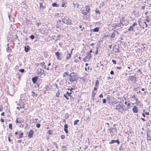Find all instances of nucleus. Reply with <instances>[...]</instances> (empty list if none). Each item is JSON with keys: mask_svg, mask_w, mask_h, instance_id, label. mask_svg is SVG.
Returning <instances> with one entry per match:
<instances>
[{"mask_svg": "<svg viewBox=\"0 0 151 151\" xmlns=\"http://www.w3.org/2000/svg\"><path fill=\"white\" fill-rule=\"evenodd\" d=\"M69 77L70 78L69 81L71 82L77 81L78 79V77L74 72H72L70 74Z\"/></svg>", "mask_w": 151, "mask_h": 151, "instance_id": "obj_1", "label": "nucleus"}, {"mask_svg": "<svg viewBox=\"0 0 151 151\" xmlns=\"http://www.w3.org/2000/svg\"><path fill=\"white\" fill-rule=\"evenodd\" d=\"M115 109L116 110H118L119 112L123 113L126 110V109L124 108V106L123 104L120 105L119 104L115 106Z\"/></svg>", "mask_w": 151, "mask_h": 151, "instance_id": "obj_2", "label": "nucleus"}, {"mask_svg": "<svg viewBox=\"0 0 151 151\" xmlns=\"http://www.w3.org/2000/svg\"><path fill=\"white\" fill-rule=\"evenodd\" d=\"M62 21L64 23L70 25L72 24V20L70 19L68 17L65 16L63 18H62Z\"/></svg>", "mask_w": 151, "mask_h": 151, "instance_id": "obj_3", "label": "nucleus"}, {"mask_svg": "<svg viewBox=\"0 0 151 151\" xmlns=\"http://www.w3.org/2000/svg\"><path fill=\"white\" fill-rule=\"evenodd\" d=\"M128 79L131 81H133L134 83L137 82V78L135 74L133 76H130L128 78Z\"/></svg>", "mask_w": 151, "mask_h": 151, "instance_id": "obj_4", "label": "nucleus"}, {"mask_svg": "<svg viewBox=\"0 0 151 151\" xmlns=\"http://www.w3.org/2000/svg\"><path fill=\"white\" fill-rule=\"evenodd\" d=\"M73 50V49H72L70 51V53H69L68 52H67V55L66 57V60H69L71 58V54L72 53V51Z\"/></svg>", "mask_w": 151, "mask_h": 151, "instance_id": "obj_5", "label": "nucleus"}, {"mask_svg": "<svg viewBox=\"0 0 151 151\" xmlns=\"http://www.w3.org/2000/svg\"><path fill=\"white\" fill-rule=\"evenodd\" d=\"M55 55L57 57V58L58 60H61V58L60 56V55H61L59 52H55Z\"/></svg>", "mask_w": 151, "mask_h": 151, "instance_id": "obj_6", "label": "nucleus"}, {"mask_svg": "<svg viewBox=\"0 0 151 151\" xmlns=\"http://www.w3.org/2000/svg\"><path fill=\"white\" fill-rule=\"evenodd\" d=\"M34 132L31 129L30 130L28 135L29 138H30L32 137Z\"/></svg>", "mask_w": 151, "mask_h": 151, "instance_id": "obj_7", "label": "nucleus"}, {"mask_svg": "<svg viewBox=\"0 0 151 151\" xmlns=\"http://www.w3.org/2000/svg\"><path fill=\"white\" fill-rule=\"evenodd\" d=\"M115 27V28H117V29H118L122 28V26L121 25V20H120V22L116 24Z\"/></svg>", "mask_w": 151, "mask_h": 151, "instance_id": "obj_8", "label": "nucleus"}, {"mask_svg": "<svg viewBox=\"0 0 151 151\" xmlns=\"http://www.w3.org/2000/svg\"><path fill=\"white\" fill-rule=\"evenodd\" d=\"M24 103L23 102H19V103L17 104V105H19L21 109L24 108L25 107Z\"/></svg>", "mask_w": 151, "mask_h": 151, "instance_id": "obj_9", "label": "nucleus"}, {"mask_svg": "<svg viewBox=\"0 0 151 151\" xmlns=\"http://www.w3.org/2000/svg\"><path fill=\"white\" fill-rule=\"evenodd\" d=\"M38 79V77L37 76H35L32 78V80L33 83L34 84L36 83Z\"/></svg>", "mask_w": 151, "mask_h": 151, "instance_id": "obj_10", "label": "nucleus"}, {"mask_svg": "<svg viewBox=\"0 0 151 151\" xmlns=\"http://www.w3.org/2000/svg\"><path fill=\"white\" fill-rule=\"evenodd\" d=\"M88 5H87L85 7V9L84 10H85L87 13H89L90 12V9Z\"/></svg>", "mask_w": 151, "mask_h": 151, "instance_id": "obj_11", "label": "nucleus"}, {"mask_svg": "<svg viewBox=\"0 0 151 151\" xmlns=\"http://www.w3.org/2000/svg\"><path fill=\"white\" fill-rule=\"evenodd\" d=\"M108 133H110V134L111 136H113L114 134L113 132L112 131V128H111L109 129H108Z\"/></svg>", "mask_w": 151, "mask_h": 151, "instance_id": "obj_12", "label": "nucleus"}, {"mask_svg": "<svg viewBox=\"0 0 151 151\" xmlns=\"http://www.w3.org/2000/svg\"><path fill=\"white\" fill-rule=\"evenodd\" d=\"M132 110L134 113H137L138 112V108L136 106H134Z\"/></svg>", "mask_w": 151, "mask_h": 151, "instance_id": "obj_13", "label": "nucleus"}, {"mask_svg": "<svg viewBox=\"0 0 151 151\" xmlns=\"http://www.w3.org/2000/svg\"><path fill=\"white\" fill-rule=\"evenodd\" d=\"M91 54H90L89 53H88L87 54V55L86 56V57L85 58V59L87 60H90V59L91 58Z\"/></svg>", "mask_w": 151, "mask_h": 151, "instance_id": "obj_14", "label": "nucleus"}, {"mask_svg": "<svg viewBox=\"0 0 151 151\" xmlns=\"http://www.w3.org/2000/svg\"><path fill=\"white\" fill-rule=\"evenodd\" d=\"M30 47L29 46H25L24 47V50L26 52H28L30 50Z\"/></svg>", "mask_w": 151, "mask_h": 151, "instance_id": "obj_15", "label": "nucleus"}, {"mask_svg": "<svg viewBox=\"0 0 151 151\" xmlns=\"http://www.w3.org/2000/svg\"><path fill=\"white\" fill-rule=\"evenodd\" d=\"M91 30L93 32H98L99 31V28L98 27H96L93 29H91Z\"/></svg>", "mask_w": 151, "mask_h": 151, "instance_id": "obj_16", "label": "nucleus"}, {"mask_svg": "<svg viewBox=\"0 0 151 151\" xmlns=\"http://www.w3.org/2000/svg\"><path fill=\"white\" fill-rule=\"evenodd\" d=\"M73 4L74 6L77 8H78L80 6L79 4L77 2H73Z\"/></svg>", "mask_w": 151, "mask_h": 151, "instance_id": "obj_17", "label": "nucleus"}, {"mask_svg": "<svg viewBox=\"0 0 151 151\" xmlns=\"http://www.w3.org/2000/svg\"><path fill=\"white\" fill-rule=\"evenodd\" d=\"M115 33L114 31V32L112 33L111 35L110 38L112 39L114 38L115 37Z\"/></svg>", "mask_w": 151, "mask_h": 151, "instance_id": "obj_18", "label": "nucleus"}, {"mask_svg": "<svg viewBox=\"0 0 151 151\" xmlns=\"http://www.w3.org/2000/svg\"><path fill=\"white\" fill-rule=\"evenodd\" d=\"M69 72L67 71H65V72L63 74V77H65V76H66V75H69Z\"/></svg>", "mask_w": 151, "mask_h": 151, "instance_id": "obj_19", "label": "nucleus"}, {"mask_svg": "<svg viewBox=\"0 0 151 151\" xmlns=\"http://www.w3.org/2000/svg\"><path fill=\"white\" fill-rule=\"evenodd\" d=\"M42 3L43 2H40V9H41L42 8L43 9H45V6H43Z\"/></svg>", "mask_w": 151, "mask_h": 151, "instance_id": "obj_20", "label": "nucleus"}, {"mask_svg": "<svg viewBox=\"0 0 151 151\" xmlns=\"http://www.w3.org/2000/svg\"><path fill=\"white\" fill-rule=\"evenodd\" d=\"M40 65L42 67L44 68H46V65H45V63L44 62L40 63Z\"/></svg>", "mask_w": 151, "mask_h": 151, "instance_id": "obj_21", "label": "nucleus"}, {"mask_svg": "<svg viewBox=\"0 0 151 151\" xmlns=\"http://www.w3.org/2000/svg\"><path fill=\"white\" fill-rule=\"evenodd\" d=\"M128 31H133L134 32V28L132 26H130L129 28L128 29Z\"/></svg>", "mask_w": 151, "mask_h": 151, "instance_id": "obj_22", "label": "nucleus"}, {"mask_svg": "<svg viewBox=\"0 0 151 151\" xmlns=\"http://www.w3.org/2000/svg\"><path fill=\"white\" fill-rule=\"evenodd\" d=\"M81 13L83 15H86L87 14V12L85 11V10H81Z\"/></svg>", "mask_w": 151, "mask_h": 151, "instance_id": "obj_23", "label": "nucleus"}, {"mask_svg": "<svg viewBox=\"0 0 151 151\" xmlns=\"http://www.w3.org/2000/svg\"><path fill=\"white\" fill-rule=\"evenodd\" d=\"M52 6L53 7H58L59 6V5L58 4H57L56 3H52Z\"/></svg>", "mask_w": 151, "mask_h": 151, "instance_id": "obj_24", "label": "nucleus"}, {"mask_svg": "<svg viewBox=\"0 0 151 151\" xmlns=\"http://www.w3.org/2000/svg\"><path fill=\"white\" fill-rule=\"evenodd\" d=\"M96 93V92H95L94 91H92V96L94 99V97Z\"/></svg>", "mask_w": 151, "mask_h": 151, "instance_id": "obj_25", "label": "nucleus"}, {"mask_svg": "<svg viewBox=\"0 0 151 151\" xmlns=\"http://www.w3.org/2000/svg\"><path fill=\"white\" fill-rule=\"evenodd\" d=\"M8 17H9V20H10L12 22V21H13V22H14V17H12L11 19L10 18V17H11V16H10L9 15H8Z\"/></svg>", "mask_w": 151, "mask_h": 151, "instance_id": "obj_26", "label": "nucleus"}, {"mask_svg": "<svg viewBox=\"0 0 151 151\" xmlns=\"http://www.w3.org/2000/svg\"><path fill=\"white\" fill-rule=\"evenodd\" d=\"M72 94V93L71 92L69 93L67 91L66 92V94H67L68 96H70V98H71V97L72 96V95H71Z\"/></svg>", "mask_w": 151, "mask_h": 151, "instance_id": "obj_27", "label": "nucleus"}, {"mask_svg": "<svg viewBox=\"0 0 151 151\" xmlns=\"http://www.w3.org/2000/svg\"><path fill=\"white\" fill-rule=\"evenodd\" d=\"M79 122V120H75L74 122V125H77L78 123Z\"/></svg>", "mask_w": 151, "mask_h": 151, "instance_id": "obj_28", "label": "nucleus"}, {"mask_svg": "<svg viewBox=\"0 0 151 151\" xmlns=\"http://www.w3.org/2000/svg\"><path fill=\"white\" fill-rule=\"evenodd\" d=\"M99 84V81L98 80H97L96 81V83L95 85V86L97 87L98 86Z\"/></svg>", "mask_w": 151, "mask_h": 151, "instance_id": "obj_29", "label": "nucleus"}, {"mask_svg": "<svg viewBox=\"0 0 151 151\" xmlns=\"http://www.w3.org/2000/svg\"><path fill=\"white\" fill-rule=\"evenodd\" d=\"M18 36L16 35L14 36V41H15L16 40H17V39H18V41H19V39H18Z\"/></svg>", "mask_w": 151, "mask_h": 151, "instance_id": "obj_30", "label": "nucleus"}, {"mask_svg": "<svg viewBox=\"0 0 151 151\" xmlns=\"http://www.w3.org/2000/svg\"><path fill=\"white\" fill-rule=\"evenodd\" d=\"M95 12L96 14H101L99 10H97V9H96V10L95 11Z\"/></svg>", "mask_w": 151, "mask_h": 151, "instance_id": "obj_31", "label": "nucleus"}, {"mask_svg": "<svg viewBox=\"0 0 151 151\" xmlns=\"http://www.w3.org/2000/svg\"><path fill=\"white\" fill-rule=\"evenodd\" d=\"M62 150L63 151H66V147L65 146H62Z\"/></svg>", "mask_w": 151, "mask_h": 151, "instance_id": "obj_32", "label": "nucleus"}, {"mask_svg": "<svg viewBox=\"0 0 151 151\" xmlns=\"http://www.w3.org/2000/svg\"><path fill=\"white\" fill-rule=\"evenodd\" d=\"M60 35H58L57 36L56 39V41H58L60 39Z\"/></svg>", "mask_w": 151, "mask_h": 151, "instance_id": "obj_33", "label": "nucleus"}, {"mask_svg": "<svg viewBox=\"0 0 151 151\" xmlns=\"http://www.w3.org/2000/svg\"><path fill=\"white\" fill-rule=\"evenodd\" d=\"M64 96V97L66 99H69V97H68V96L67 94H65Z\"/></svg>", "mask_w": 151, "mask_h": 151, "instance_id": "obj_34", "label": "nucleus"}, {"mask_svg": "<svg viewBox=\"0 0 151 151\" xmlns=\"http://www.w3.org/2000/svg\"><path fill=\"white\" fill-rule=\"evenodd\" d=\"M32 96H37V95L33 91H32Z\"/></svg>", "mask_w": 151, "mask_h": 151, "instance_id": "obj_35", "label": "nucleus"}, {"mask_svg": "<svg viewBox=\"0 0 151 151\" xmlns=\"http://www.w3.org/2000/svg\"><path fill=\"white\" fill-rule=\"evenodd\" d=\"M116 140H112L110 142H109V143L110 144H111L116 142Z\"/></svg>", "mask_w": 151, "mask_h": 151, "instance_id": "obj_36", "label": "nucleus"}, {"mask_svg": "<svg viewBox=\"0 0 151 151\" xmlns=\"http://www.w3.org/2000/svg\"><path fill=\"white\" fill-rule=\"evenodd\" d=\"M52 131L51 130H49L48 131L47 133H49V134H52Z\"/></svg>", "mask_w": 151, "mask_h": 151, "instance_id": "obj_37", "label": "nucleus"}, {"mask_svg": "<svg viewBox=\"0 0 151 151\" xmlns=\"http://www.w3.org/2000/svg\"><path fill=\"white\" fill-rule=\"evenodd\" d=\"M9 128L11 130L12 129V124H9Z\"/></svg>", "mask_w": 151, "mask_h": 151, "instance_id": "obj_38", "label": "nucleus"}, {"mask_svg": "<svg viewBox=\"0 0 151 151\" xmlns=\"http://www.w3.org/2000/svg\"><path fill=\"white\" fill-rule=\"evenodd\" d=\"M112 131L113 132V133L114 132H116L117 129L116 128H112Z\"/></svg>", "mask_w": 151, "mask_h": 151, "instance_id": "obj_39", "label": "nucleus"}, {"mask_svg": "<svg viewBox=\"0 0 151 151\" xmlns=\"http://www.w3.org/2000/svg\"><path fill=\"white\" fill-rule=\"evenodd\" d=\"M10 135H12L11 134H9L8 136V140L9 141V142H11L12 141V140L11 139L10 136Z\"/></svg>", "mask_w": 151, "mask_h": 151, "instance_id": "obj_40", "label": "nucleus"}, {"mask_svg": "<svg viewBox=\"0 0 151 151\" xmlns=\"http://www.w3.org/2000/svg\"><path fill=\"white\" fill-rule=\"evenodd\" d=\"M19 71L22 73H24V69H20L19 70Z\"/></svg>", "mask_w": 151, "mask_h": 151, "instance_id": "obj_41", "label": "nucleus"}, {"mask_svg": "<svg viewBox=\"0 0 151 151\" xmlns=\"http://www.w3.org/2000/svg\"><path fill=\"white\" fill-rule=\"evenodd\" d=\"M119 150L120 151H123L124 150V149L122 147V145L120 146V148H119Z\"/></svg>", "mask_w": 151, "mask_h": 151, "instance_id": "obj_42", "label": "nucleus"}, {"mask_svg": "<svg viewBox=\"0 0 151 151\" xmlns=\"http://www.w3.org/2000/svg\"><path fill=\"white\" fill-rule=\"evenodd\" d=\"M23 132L21 133L20 135H19V138H21L23 137Z\"/></svg>", "mask_w": 151, "mask_h": 151, "instance_id": "obj_43", "label": "nucleus"}, {"mask_svg": "<svg viewBox=\"0 0 151 151\" xmlns=\"http://www.w3.org/2000/svg\"><path fill=\"white\" fill-rule=\"evenodd\" d=\"M30 38L32 40L34 39L35 38V36L33 35H31L30 36Z\"/></svg>", "mask_w": 151, "mask_h": 151, "instance_id": "obj_44", "label": "nucleus"}, {"mask_svg": "<svg viewBox=\"0 0 151 151\" xmlns=\"http://www.w3.org/2000/svg\"><path fill=\"white\" fill-rule=\"evenodd\" d=\"M40 126H41V125H40V124H37L36 125V127L38 128H40Z\"/></svg>", "mask_w": 151, "mask_h": 151, "instance_id": "obj_45", "label": "nucleus"}, {"mask_svg": "<svg viewBox=\"0 0 151 151\" xmlns=\"http://www.w3.org/2000/svg\"><path fill=\"white\" fill-rule=\"evenodd\" d=\"M102 101L103 104H105L106 102V99H102Z\"/></svg>", "mask_w": 151, "mask_h": 151, "instance_id": "obj_46", "label": "nucleus"}, {"mask_svg": "<svg viewBox=\"0 0 151 151\" xmlns=\"http://www.w3.org/2000/svg\"><path fill=\"white\" fill-rule=\"evenodd\" d=\"M6 50L7 52H9V51H10L12 50L11 48H10L9 47H8L6 49Z\"/></svg>", "mask_w": 151, "mask_h": 151, "instance_id": "obj_47", "label": "nucleus"}, {"mask_svg": "<svg viewBox=\"0 0 151 151\" xmlns=\"http://www.w3.org/2000/svg\"><path fill=\"white\" fill-rule=\"evenodd\" d=\"M135 99L136 100V103L137 104L139 103V101L138 100V99L137 98H135Z\"/></svg>", "mask_w": 151, "mask_h": 151, "instance_id": "obj_48", "label": "nucleus"}, {"mask_svg": "<svg viewBox=\"0 0 151 151\" xmlns=\"http://www.w3.org/2000/svg\"><path fill=\"white\" fill-rule=\"evenodd\" d=\"M65 137L64 135H62L61 136V138L62 139H63L65 138Z\"/></svg>", "mask_w": 151, "mask_h": 151, "instance_id": "obj_49", "label": "nucleus"}, {"mask_svg": "<svg viewBox=\"0 0 151 151\" xmlns=\"http://www.w3.org/2000/svg\"><path fill=\"white\" fill-rule=\"evenodd\" d=\"M64 131L66 133H68V130L67 129H64Z\"/></svg>", "mask_w": 151, "mask_h": 151, "instance_id": "obj_50", "label": "nucleus"}, {"mask_svg": "<svg viewBox=\"0 0 151 151\" xmlns=\"http://www.w3.org/2000/svg\"><path fill=\"white\" fill-rule=\"evenodd\" d=\"M68 125L67 124H66L64 125V129H67L68 128Z\"/></svg>", "mask_w": 151, "mask_h": 151, "instance_id": "obj_51", "label": "nucleus"}, {"mask_svg": "<svg viewBox=\"0 0 151 151\" xmlns=\"http://www.w3.org/2000/svg\"><path fill=\"white\" fill-rule=\"evenodd\" d=\"M112 62L114 64H116V62L115 60H112Z\"/></svg>", "mask_w": 151, "mask_h": 151, "instance_id": "obj_52", "label": "nucleus"}, {"mask_svg": "<svg viewBox=\"0 0 151 151\" xmlns=\"http://www.w3.org/2000/svg\"><path fill=\"white\" fill-rule=\"evenodd\" d=\"M60 94V93L59 92L57 93L56 94V96L57 97H58L59 96Z\"/></svg>", "mask_w": 151, "mask_h": 151, "instance_id": "obj_53", "label": "nucleus"}, {"mask_svg": "<svg viewBox=\"0 0 151 151\" xmlns=\"http://www.w3.org/2000/svg\"><path fill=\"white\" fill-rule=\"evenodd\" d=\"M61 6L62 7H65V3H62Z\"/></svg>", "mask_w": 151, "mask_h": 151, "instance_id": "obj_54", "label": "nucleus"}, {"mask_svg": "<svg viewBox=\"0 0 151 151\" xmlns=\"http://www.w3.org/2000/svg\"><path fill=\"white\" fill-rule=\"evenodd\" d=\"M116 142L118 144H119L120 143V142L119 141L118 139L116 140Z\"/></svg>", "mask_w": 151, "mask_h": 151, "instance_id": "obj_55", "label": "nucleus"}, {"mask_svg": "<svg viewBox=\"0 0 151 151\" xmlns=\"http://www.w3.org/2000/svg\"><path fill=\"white\" fill-rule=\"evenodd\" d=\"M110 74L111 75H113L114 74V72L113 70H111L110 72Z\"/></svg>", "mask_w": 151, "mask_h": 151, "instance_id": "obj_56", "label": "nucleus"}, {"mask_svg": "<svg viewBox=\"0 0 151 151\" xmlns=\"http://www.w3.org/2000/svg\"><path fill=\"white\" fill-rule=\"evenodd\" d=\"M99 97L100 98H101V97L103 98V96L102 94H101L99 95Z\"/></svg>", "mask_w": 151, "mask_h": 151, "instance_id": "obj_57", "label": "nucleus"}, {"mask_svg": "<svg viewBox=\"0 0 151 151\" xmlns=\"http://www.w3.org/2000/svg\"><path fill=\"white\" fill-rule=\"evenodd\" d=\"M97 87H96L95 86V87L94 88V89H93V91H96L97 90V88H96Z\"/></svg>", "mask_w": 151, "mask_h": 151, "instance_id": "obj_58", "label": "nucleus"}, {"mask_svg": "<svg viewBox=\"0 0 151 151\" xmlns=\"http://www.w3.org/2000/svg\"><path fill=\"white\" fill-rule=\"evenodd\" d=\"M0 121L1 122H4V120L3 119H2V118H1V119Z\"/></svg>", "mask_w": 151, "mask_h": 151, "instance_id": "obj_59", "label": "nucleus"}, {"mask_svg": "<svg viewBox=\"0 0 151 151\" xmlns=\"http://www.w3.org/2000/svg\"><path fill=\"white\" fill-rule=\"evenodd\" d=\"M3 110V108L2 107H0V111H2Z\"/></svg>", "mask_w": 151, "mask_h": 151, "instance_id": "obj_60", "label": "nucleus"}, {"mask_svg": "<svg viewBox=\"0 0 151 151\" xmlns=\"http://www.w3.org/2000/svg\"><path fill=\"white\" fill-rule=\"evenodd\" d=\"M1 115V116H5L4 112H3L2 113Z\"/></svg>", "mask_w": 151, "mask_h": 151, "instance_id": "obj_61", "label": "nucleus"}, {"mask_svg": "<svg viewBox=\"0 0 151 151\" xmlns=\"http://www.w3.org/2000/svg\"><path fill=\"white\" fill-rule=\"evenodd\" d=\"M116 53H119L120 52V51L119 50L117 49L116 51Z\"/></svg>", "mask_w": 151, "mask_h": 151, "instance_id": "obj_62", "label": "nucleus"}, {"mask_svg": "<svg viewBox=\"0 0 151 151\" xmlns=\"http://www.w3.org/2000/svg\"><path fill=\"white\" fill-rule=\"evenodd\" d=\"M145 6H142L141 7L142 9H145Z\"/></svg>", "mask_w": 151, "mask_h": 151, "instance_id": "obj_63", "label": "nucleus"}, {"mask_svg": "<svg viewBox=\"0 0 151 151\" xmlns=\"http://www.w3.org/2000/svg\"><path fill=\"white\" fill-rule=\"evenodd\" d=\"M59 14L58 13H56L55 14V16H58Z\"/></svg>", "mask_w": 151, "mask_h": 151, "instance_id": "obj_64", "label": "nucleus"}]
</instances>
